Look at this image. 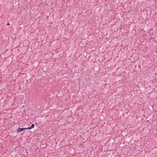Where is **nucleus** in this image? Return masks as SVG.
Listing matches in <instances>:
<instances>
[{
	"instance_id": "f03ea898",
	"label": "nucleus",
	"mask_w": 157,
	"mask_h": 157,
	"mask_svg": "<svg viewBox=\"0 0 157 157\" xmlns=\"http://www.w3.org/2000/svg\"><path fill=\"white\" fill-rule=\"evenodd\" d=\"M34 126H35V125H34V124H31V126H30L28 128H27V129H29V130L33 128H34Z\"/></svg>"
},
{
	"instance_id": "f257e3e1",
	"label": "nucleus",
	"mask_w": 157,
	"mask_h": 157,
	"mask_svg": "<svg viewBox=\"0 0 157 157\" xmlns=\"http://www.w3.org/2000/svg\"><path fill=\"white\" fill-rule=\"evenodd\" d=\"M26 129H27V128H18L17 131V132L19 133Z\"/></svg>"
},
{
	"instance_id": "7ed1b4c3",
	"label": "nucleus",
	"mask_w": 157,
	"mask_h": 157,
	"mask_svg": "<svg viewBox=\"0 0 157 157\" xmlns=\"http://www.w3.org/2000/svg\"><path fill=\"white\" fill-rule=\"evenodd\" d=\"M10 25V24L9 23H8L7 24V25Z\"/></svg>"
}]
</instances>
